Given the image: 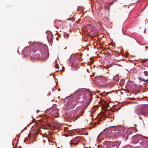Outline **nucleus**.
Here are the masks:
<instances>
[{"instance_id": "obj_1", "label": "nucleus", "mask_w": 148, "mask_h": 148, "mask_svg": "<svg viewBox=\"0 0 148 148\" xmlns=\"http://www.w3.org/2000/svg\"><path fill=\"white\" fill-rule=\"evenodd\" d=\"M93 93V92L88 90L85 91L83 89H79L76 91L75 92V94L80 96L81 97L80 98L82 97L83 98V99L82 100V104L79 108V110L78 112L76 110H72L69 111L68 112H66L65 113L67 117L68 118L76 120L79 117V116H82L84 113L85 108L87 107L91 101L92 98V95Z\"/></svg>"}, {"instance_id": "obj_2", "label": "nucleus", "mask_w": 148, "mask_h": 148, "mask_svg": "<svg viewBox=\"0 0 148 148\" xmlns=\"http://www.w3.org/2000/svg\"><path fill=\"white\" fill-rule=\"evenodd\" d=\"M32 53H30V55L32 58H40L43 60L48 58L49 56L48 50L44 48L41 44L34 41L32 44Z\"/></svg>"}, {"instance_id": "obj_3", "label": "nucleus", "mask_w": 148, "mask_h": 148, "mask_svg": "<svg viewBox=\"0 0 148 148\" xmlns=\"http://www.w3.org/2000/svg\"><path fill=\"white\" fill-rule=\"evenodd\" d=\"M110 129L111 130V132H111L112 134L108 137L109 139L111 138L112 135L116 137L122 135V137L123 139L126 141L128 138L129 135L133 133L132 131L128 130L125 131V128L121 126H112Z\"/></svg>"}, {"instance_id": "obj_4", "label": "nucleus", "mask_w": 148, "mask_h": 148, "mask_svg": "<svg viewBox=\"0 0 148 148\" xmlns=\"http://www.w3.org/2000/svg\"><path fill=\"white\" fill-rule=\"evenodd\" d=\"M131 139L134 144L140 143L143 145L145 148H148V138L137 134L133 136Z\"/></svg>"}, {"instance_id": "obj_5", "label": "nucleus", "mask_w": 148, "mask_h": 148, "mask_svg": "<svg viewBox=\"0 0 148 148\" xmlns=\"http://www.w3.org/2000/svg\"><path fill=\"white\" fill-rule=\"evenodd\" d=\"M70 97V96L66 97L63 101V102L67 104L66 110H68L67 112L72 110H75V108H77L78 107L77 106L76 107V101L73 100L72 97L71 98Z\"/></svg>"}, {"instance_id": "obj_6", "label": "nucleus", "mask_w": 148, "mask_h": 148, "mask_svg": "<svg viewBox=\"0 0 148 148\" xmlns=\"http://www.w3.org/2000/svg\"><path fill=\"white\" fill-rule=\"evenodd\" d=\"M103 144V146L98 145L100 148H119L121 142L117 141L114 142L105 141Z\"/></svg>"}, {"instance_id": "obj_7", "label": "nucleus", "mask_w": 148, "mask_h": 148, "mask_svg": "<svg viewBox=\"0 0 148 148\" xmlns=\"http://www.w3.org/2000/svg\"><path fill=\"white\" fill-rule=\"evenodd\" d=\"M81 54L80 53H77L76 55L75 56L73 60L71 61L72 67L75 68V69L74 70V71H76L77 69H76V68L79 65H82L83 64V62L79 63L78 62L81 58Z\"/></svg>"}, {"instance_id": "obj_8", "label": "nucleus", "mask_w": 148, "mask_h": 148, "mask_svg": "<svg viewBox=\"0 0 148 148\" xmlns=\"http://www.w3.org/2000/svg\"><path fill=\"white\" fill-rule=\"evenodd\" d=\"M99 119L97 121H95L94 123L92 125V127H95L97 124H98L99 123V121H102L103 120H104L106 118L111 120L112 121L114 119V116L112 114H109L106 115L102 114L99 116Z\"/></svg>"}, {"instance_id": "obj_9", "label": "nucleus", "mask_w": 148, "mask_h": 148, "mask_svg": "<svg viewBox=\"0 0 148 148\" xmlns=\"http://www.w3.org/2000/svg\"><path fill=\"white\" fill-rule=\"evenodd\" d=\"M95 82L97 85L100 87H106L107 84L106 83V80L104 77L101 76L95 77Z\"/></svg>"}, {"instance_id": "obj_10", "label": "nucleus", "mask_w": 148, "mask_h": 148, "mask_svg": "<svg viewBox=\"0 0 148 148\" xmlns=\"http://www.w3.org/2000/svg\"><path fill=\"white\" fill-rule=\"evenodd\" d=\"M40 129H38L36 132L35 134H30L29 132L28 134V136L27 137H26L24 140V142L25 143L26 140H27L28 143H30L32 140L33 142H34V139H35L37 135V134L40 133Z\"/></svg>"}, {"instance_id": "obj_11", "label": "nucleus", "mask_w": 148, "mask_h": 148, "mask_svg": "<svg viewBox=\"0 0 148 148\" xmlns=\"http://www.w3.org/2000/svg\"><path fill=\"white\" fill-rule=\"evenodd\" d=\"M145 106L141 107L138 109H137L135 110V113L137 114H143L145 116H148V112H147V108L145 107Z\"/></svg>"}, {"instance_id": "obj_12", "label": "nucleus", "mask_w": 148, "mask_h": 148, "mask_svg": "<svg viewBox=\"0 0 148 148\" xmlns=\"http://www.w3.org/2000/svg\"><path fill=\"white\" fill-rule=\"evenodd\" d=\"M84 140H85L81 136L76 137L70 141V144L71 145L73 144L76 145H77L79 142L83 141Z\"/></svg>"}, {"instance_id": "obj_13", "label": "nucleus", "mask_w": 148, "mask_h": 148, "mask_svg": "<svg viewBox=\"0 0 148 148\" xmlns=\"http://www.w3.org/2000/svg\"><path fill=\"white\" fill-rule=\"evenodd\" d=\"M29 47L27 46L24 48L22 51V54L24 57L27 56L29 54Z\"/></svg>"}, {"instance_id": "obj_14", "label": "nucleus", "mask_w": 148, "mask_h": 148, "mask_svg": "<svg viewBox=\"0 0 148 148\" xmlns=\"http://www.w3.org/2000/svg\"><path fill=\"white\" fill-rule=\"evenodd\" d=\"M47 125L49 129L52 130L58 129L59 127L58 125L54 123L52 124L48 123L47 124Z\"/></svg>"}, {"instance_id": "obj_15", "label": "nucleus", "mask_w": 148, "mask_h": 148, "mask_svg": "<svg viewBox=\"0 0 148 148\" xmlns=\"http://www.w3.org/2000/svg\"><path fill=\"white\" fill-rule=\"evenodd\" d=\"M73 130H65V132H66L67 134V135H65V136H72L75 134V132H74L73 131Z\"/></svg>"}, {"instance_id": "obj_16", "label": "nucleus", "mask_w": 148, "mask_h": 148, "mask_svg": "<svg viewBox=\"0 0 148 148\" xmlns=\"http://www.w3.org/2000/svg\"><path fill=\"white\" fill-rule=\"evenodd\" d=\"M86 29H90V31L92 32L94 29V28L93 27L92 25L90 23H88L85 26Z\"/></svg>"}, {"instance_id": "obj_17", "label": "nucleus", "mask_w": 148, "mask_h": 148, "mask_svg": "<svg viewBox=\"0 0 148 148\" xmlns=\"http://www.w3.org/2000/svg\"><path fill=\"white\" fill-rule=\"evenodd\" d=\"M113 3L107 2L104 5L105 8L107 9L108 10H109L110 7L113 4Z\"/></svg>"}, {"instance_id": "obj_18", "label": "nucleus", "mask_w": 148, "mask_h": 148, "mask_svg": "<svg viewBox=\"0 0 148 148\" xmlns=\"http://www.w3.org/2000/svg\"><path fill=\"white\" fill-rule=\"evenodd\" d=\"M98 108V106L97 105H95L92 108L91 110V113L92 114L94 113L96 110Z\"/></svg>"}, {"instance_id": "obj_19", "label": "nucleus", "mask_w": 148, "mask_h": 148, "mask_svg": "<svg viewBox=\"0 0 148 148\" xmlns=\"http://www.w3.org/2000/svg\"><path fill=\"white\" fill-rule=\"evenodd\" d=\"M138 79L140 81H143L144 82H145L146 81L148 82V79H144L140 77H138Z\"/></svg>"}, {"instance_id": "obj_20", "label": "nucleus", "mask_w": 148, "mask_h": 148, "mask_svg": "<svg viewBox=\"0 0 148 148\" xmlns=\"http://www.w3.org/2000/svg\"><path fill=\"white\" fill-rule=\"evenodd\" d=\"M52 115L55 117H58L59 116V113L57 111H56L52 113Z\"/></svg>"}, {"instance_id": "obj_21", "label": "nucleus", "mask_w": 148, "mask_h": 148, "mask_svg": "<svg viewBox=\"0 0 148 148\" xmlns=\"http://www.w3.org/2000/svg\"><path fill=\"white\" fill-rule=\"evenodd\" d=\"M101 136L100 135V134H99L97 138V139L99 140V143L100 142V139L103 140V138L102 136Z\"/></svg>"}, {"instance_id": "obj_22", "label": "nucleus", "mask_w": 148, "mask_h": 148, "mask_svg": "<svg viewBox=\"0 0 148 148\" xmlns=\"http://www.w3.org/2000/svg\"><path fill=\"white\" fill-rule=\"evenodd\" d=\"M132 146L130 145H126L123 147L122 148H132Z\"/></svg>"}, {"instance_id": "obj_23", "label": "nucleus", "mask_w": 148, "mask_h": 148, "mask_svg": "<svg viewBox=\"0 0 148 148\" xmlns=\"http://www.w3.org/2000/svg\"><path fill=\"white\" fill-rule=\"evenodd\" d=\"M114 53L116 56H120L119 53L117 51H115Z\"/></svg>"}, {"instance_id": "obj_24", "label": "nucleus", "mask_w": 148, "mask_h": 148, "mask_svg": "<svg viewBox=\"0 0 148 148\" xmlns=\"http://www.w3.org/2000/svg\"><path fill=\"white\" fill-rule=\"evenodd\" d=\"M139 59L140 60H141V62L142 63L144 62H145L146 61V60H148V58L147 59L144 58L143 59H141L140 58Z\"/></svg>"}, {"instance_id": "obj_25", "label": "nucleus", "mask_w": 148, "mask_h": 148, "mask_svg": "<svg viewBox=\"0 0 148 148\" xmlns=\"http://www.w3.org/2000/svg\"><path fill=\"white\" fill-rule=\"evenodd\" d=\"M125 83V81L123 79L120 80V81L119 82V83L122 85H123Z\"/></svg>"}, {"instance_id": "obj_26", "label": "nucleus", "mask_w": 148, "mask_h": 148, "mask_svg": "<svg viewBox=\"0 0 148 148\" xmlns=\"http://www.w3.org/2000/svg\"><path fill=\"white\" fill-rule=\"evenodd\" d=\"M144 73L145 76H147L148 75V72L146 71H144Z\"/></svg>"}, {"instance_id": "obj_27", "label": "nucleus", "mask_w": 148, "mask_h": 148, "mask_svg": "<svg viewBox=\"0 0 148 148\" xmlns=\"http://www.w3.org/2000/svg\"><path fill=\"white\" fill-rule=\"evenodd\" d=\"M113 79L116 82H118L119 81V78L117 77L116 78H115L114 77H113Z\"/></svg>"}, {"instance_id": "obj_28", "label": "nucleus", "mask_w": 148, "mask_h": 148, "mask_svg": "<svg viewBox=\"0 0 148 148\" xmlns=\"http://www.w3.org/2000/svg\"><path fill=\"white\" fill-rule=\"evenodd\" d=\"M68 36H69V35L68 34H66V35L65 34L64 35V38H67L68 37Z\"/></svg>"}, {"instance_id": "obj_29", "label": "nucleus", "mask_w": 148, "mask_h": 148, "mask_svg": "<svg viewBox=\"0 0 148 148\" xmlns=\"http://www.w3.org/2000/svg\"><path fill=\"white\" fill-rule=\"evenodd\" d=\"M135 40L140 45H142L143 46V44H142V43H141L140 42H138L136 39H135Z\"/></svg>"}, {"instance_id": "obj_30", "label": "nucleus", "mask_w": 148, "mask_h": 148, "mask_svg": "<svg viewBox=\"0 0 148 148\" xmlns=\"http://www.w3.org/2000/svg\"><path fill=\"white\" fill-rule=\"evenodd\" d=\"M130 103H138V102H136V101H133V102L131 101Z\"/></svg>"}, {"instance_id": "obj_31", "label": "nucleus", "mask_w": 148, "mask_h": 148, "mask_svg": "<svg viewBox=\"0 0 148 148\" xmlns=\"http://www.w3.org/2000/svg\"><path fill=\"white\" fill-rule=\"evenodd\" d=\"M143 85L145 86H147V82H145L144 83Z\"/></svg>"}, {"instance_id": "obj_32", "label": "nucleus", "mask_w": 148, "mask_h": 148, "mask_svg": "<svg viewBox=\"0 0 148 148\" xmlns=\"http://www.w3.org/2000/svg\"><path fill=\"white\" fill-rule=\"evenodd\" d=\"M66 20H67V21H68V20L71 21L72 20V19H71V18H68L67 19H66Z\"/></svg>"}, {"instance_id": "obj_33", "label": "nucleus", "mask_w": 148, "mask_h": 148, "mask_svg": "<svg viewBox=\"0 0 148 148\" xmlns=\"http://www.w3.org/2000/svg\"><path fill=\"white\" fill-rule=\"evenodd\" d=\"M135 99V98L134 97H132L130 98V100H134Z\"/></svg>"}, {"instance_id": "obj_34", "label": "nucleus", "mask_w": 148, "mask_h": 148, "mask_svg": "<svg viewBox=\"0 0 148 148\" xmlns=\"http://www.w3.org/2000/svg\"><path fill=\"white\" fill-rule=\"evenodd\" d=\"M99 28H103L102 25L100 24H99Z\"/></svg>"}, {"instance_id": "obj_35", "label": "nucleus", "mask_w": 148, "mask_h": 148, "mask_svg": "<svg viewBox=\"0 0 148 148\" xmlns=\"http://www.w3.org/2000/svg\"><path fill=\"white\" fill-rule=\"evenodd\" d=\"M26 128H27V126L25 127L21 131V132H22L24 130V129H26Z\"/></svg>"}, {"instance_id": "obj_36", "label": "nucleus", "mask_w": 148, "mask_h": 148, "mask_svg": "<svg viewBox=\"0 0 148 148\" xmlns=\"http://www.w3.org/2000/svg\"><path fill=\"white\" fill-rule=\"evenodd\" d=\"M56 68L57 69H59V67L57 66H56Z\"/></svg>"}, {"instance_id": "obj_37", "label": "nucleus", "mask_w": 148, "mask_h": 148, "mask_svg": "<svg viewBox=\"0 0 148 148\" xmlns=\"http://www.w3.org/2000/svg\"><path fill=\"white\" fill-rule=\"evenodd\" d=\"M39 111H39V110H36V112H37V113H38L39 112Z\"/></svg>"}, {"instance_id": "obj_38", "label": "nucleus", "mask_w": 148, "mask_h": 148, "mask_svg": "<svg viewBox=\"0 0 148 148\" xmlns=\"http://www.w3.org/2000/svg\"><path fill=\"white\" fill-rule=\"evenodd\" d=\"M51 110H52H52H53V111H55V109H51Z\"/></svg>"}, {"instance_id": "obj_39", "label": "nucleus", "mask_w": 148, "mask_h": 148, "mask_svg": "<svg viewBox=\"0 0 148 148\" xmlns=\"http://www.w3.org/2000/svg\"><path fill=\"white\" fill-rule=\"evenodd\" d=\"M147 43H145V44H144L143 45V46H144L145 45H147Z\"/></svg>"}, {"instance_id": "obj_40", "label": "nucleus", "mask_w": 148, "mask_h": 148, "mask_svg": "<svg viewBox=\"0 0 148 148\" xmlns=\"http://www.w3.org/2000/svg\"><path fill=\"white\" fill-rule=\"evenodd\" d=\"M48 31L49 32L51 33V34H52V33H51V32L49 31H46V33H47V32H48Z\"/></svg>"}, {"instance_id": "obj_41", "label": "nucleus", "mask_w": 148, "mask_h": 148, "mask_svg": "<svg viewBox=\"0 0 148 148\" xmlns=\"http://www.w3.org/2000/svg\"><path fill=\"white\" fill-rule=\"evenodd\" d=\"M50 95V93L49 92L47 95V96L48 97L49 95Z\"/></svg>"}, {"instance_id": "obj_42", "label": "nucleus", "mask_w": 148, "mask_h": 148, "mask_svg": "<svg viewBox=\"0 0 148 148\" xmlns=\"http://www.w3.org/2000/svg\"><path fill=\"white\" fill-rule=\"evenodd\" d=\"M145 49H147L148 48V46H145Z\"/></svg>"}, {"instance_id": "obj_43", "label": "nucleus", "mask_w": 148, "mask_h": 148, "mask_svg": "<svg viewBox=\"0 0 148 148\" xmlns=\"http://www.w3.org/2000/svg\"><path fill=\"white\" fill-rule=\"evenodd\" d=\"M17 53L19 54H20V53H19V51L18 50L17 51Z\"/></svg>"}, {"instance_id": "obj_44", "label": "nucleus", "mask_w": 148, "mask_h": 148, "mask_svg": "<svg viewBox=\"0 0 148 148\" xmlns=\"http://www.w3.org/2000/svg\"><path fill=\"white\" fill-rule=\"evenodd\" d=\"M132 128H133V129H136V128L134 127H132Z\"/></svg>"}, {"instance_id": "obj_45", "label": "nucleus", "mask_w": 148, "mask_h": 148, "mask_svg": "<svg viewBox=\"0 0 148 148\" xmlns=\"http://www.w3.org/2000/svg\"><path fill=\"white\" fill-rule=\"evenodd\" d=\"M58 90L59 91H60V88H58Z\"/></svg>"}, {"instance_id": "obj_46", "label": "nucleus", "mask_w": 148, "mask_h": 148, "mask_svg": "<svg viewBox=\"0 0 148 148\" xmlns=\"http://www.w3.org/2000/svg\"><path fill=\"white\" fill-rule=\"evenodd\" d=\"M54 88H55V89H57V87H56V86H54Z\"/></svg>"}, {"instance_id": "obj_47", "label": "nucleus", "mask_w": 148, "mask_h": 148, "mask_svg": "<svg viewBox=\"0 0 148 148\" xmlns=\"http://www.w3.org/2000/svg\"><path fill=\"white\" fill-rule=\"evenodd\" d=\"M86 135H87L88 134V133H87V132H86Z\"/></svg>"}, {"instance_id": "obj_48", "label": "nucleus", "mask_w": 148, "mask_h": 148, "mask_svg": "<svg viewBox=\"0 0 148 148\" xmlns=\"http://www.w3.org/2000/svg\"><path fill=\"white\" fill-rule=\"evenodd\" d=\"M93 67L94 68H95V65H93Z\"/></svg>"}, {"instance_id": "obj_49", "label": "nucleus", "mask_w": 148, "mask_h": 148, "mask_svg": "<svg viewBox=\"0 0 148 148\" xmlns=\"http://www.w3.org/2000/svg\"><path fill=\"white\" fill-rule=\"evenodd\" d=\"M42 136L43 137H44V134H42Z\"/></svg>"}, {"instance_id": "obj_50", "label": "nucleus", "mask_w": 148, "mask_h": 148, "mask_svg": "<svg viewBox=\"0 0 148 148\" xmlns=\"http://www.w3.org/2000/svg\"><path fill=\"white\" fill-rule=\"evenodd\" d=\"M58 21H59L60 22H62V21H61L60 20H59Z\"/></svg>"}, {"instance_id": "obj_51", "label": "nucleus", "mask_w": 148, "mask_h": 148, "mask_svg": "<svg viewBox=\"0 0 148 148\" xmlns=\"http://www.w3.org/2000/svg\"><path fill=\"white\" fill-rule=\"evenodd\" d=\"M19 148H22L21 146H20L19 147Z\"/></svg>"}, {"instance_id": "obj_52", "label": "nucleus", "mask_w": 148, "mask_h": 148, "mask_svg": "<svg viewBox=\"0 0 148 148\" xmlns=\"http://www.w3.org/2000/svg\"><path fill=\"white\" fill-rule=\"evenodd\" d=\"M52 91H53V90H54L53 88L52 89Z\"/></svg>"}, {"instance_id": "obj_53", "label": "nucleus", "mask_w": 148, "mask_h": 148, "mask_svg": "<svg viewBox=\"0 0 148 148\" xmlns=\"http://www.w3.org/2000/svg\"><path fill=\"white\" fill-rule=\"evenodd\" d=\"M77 10H79V7L77 8Z\"/></svg>"}, {"instance_id": "obj_54", "label": "nucleus", "mask_w": 148, "mask_h": 148, "mask_svg": "<svg viewBox=\"0 0 148 148\" xmlns=\"http://www.w3.org/2000/svg\"><path fill=\"white\" fill-rule=\"evenodd\" d=\"M134 126H136V124H134Z\"/></svg>"}, {"instance_id": "obj_55", "label": "nucleus", "mask_w": 148, "mask_h": 148, "mask_svg": "<svg viewBox=\"0 0 148 148\" xmlns=\"http://www.w3.org/2000/svg\"><path fill=\"white\" fill-rule=\"evenodd\" d=\"M145 30H144V32L145 33Z\"/></svg>"}, {"instance_id": "obj_56", "label": "nucleus", "mask_w": 148, "mask_h": 148, "mask_svg": "<svg viewBox=\"0 0 148 148\" xmlns=\"http://www.w3.org/2000/svg\"><path fill=\"white\" fill-rule=\"evenodd\" d=\"M50 132V131H48V134H49V133Z\"/></svg>"}, {"instance_id": "obj_57", "label": "nucleus", "mask_w": 148, "mask_h": 148, "mask_svg": "<svg viewBox=\"0 0 148 148\" xmlns=\"http://www.w3.org/2000/svg\"><path fill=\"white\" fill-rule=\"evenodd\" d=\"M94 33V32H92V34H93Z\"/></svg>"}, {"instance_id": "obj_58", "label": "nucleus", "mask_w": 148, "mask_h": 148, "mask_svg": "<svg viewBox=\"0 0 148 148\" xmlns=\"http://www.w3.org/2000/svg\"><path fill=\"white\" fill-rule=\"evenodd\" d=\"M30 41L29 42H28V43H30Z\"/></svg>"}, {"instance_id": "obj_59", "label": "nucleus", "mask_w": 148, "mask_h": 148, "mask_svg": "<svg viewBox=\"0 0 148 148\" xmlns=\"http://www.w3.org/2000/svg\"><path fill=\"white\" fill-rule=\"evenodd\" d=\"M58 98H60V97H58Z\"/></svg>"}, {"instance_id": "obj_60", "label": "nucleus", "mask_w": 148, "mask_h": 148, "mask_svg": "<svg viewBox=\"0 0 148 148\" xmlns=\"http://www.w3.org/2000/svg\"><path fill=\"white\" fill-rule=\"evenodd\" d=\"M96 35V34H95V35H94V36H95Z\"/></svg>"}, {"instance_id": "obj_61", "label": "nucleus", "mask_w": 148, "mask_h": 148, "mask_svg": "<svg viewBox=\"0 0 148 148\" xmlns=\"http://www.w3.org/2000/svg\"><path fill=\"white\" fill-rule=\"evenodd\" d=\"M51 74H50V75H49V76H51Z\"/></svg>"}, {"instance_id": "obj_62", "label": "nucleus", "mask_w": 148, "mask_h": 148, "mask_svg": "<svg viewBox=\"0 0 148 148\" xmlns=\"http://www.w3.org/2000/svg\"><path fill=\"white\" fill-rule=\"evenodd\" d=\"M91 75H90V77H91Z\"/></svg>"}, {"instance_id": "obj_63", "label": "nucleus", "mask_w": 148, "mask_h": 148, "mask_svg": "<svg viewBox=\"0 0 148 148\" xmlns=\"http://www.w3.org/2000/svg\"><path fill=\"white\" fill-rule=\"evenodd\" d=\"M126 71H128L127 70V69H126Z\"/></svg>"}, {"instance_id": "obj_64", "label": "nucleus", "mask_w": 148, "mask_h": 148, "mask_svg": "<svg viewBox=\"0 0 148 148\" xmlns=\"http://www.w3.org/2000/svg\"><path fill=\"white\" fill-rule=\"evenodd\" d=\"M147 100L148 101V99H147Z\"/></svg>"}]
</instances>
